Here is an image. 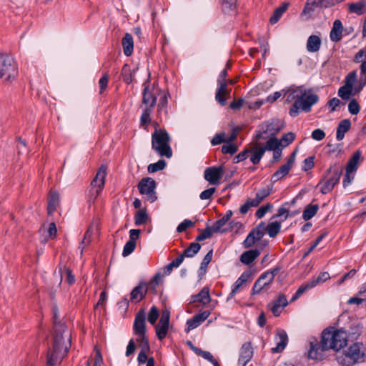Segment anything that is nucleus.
<instances>
[{"label":"nucleus","instance_id":"obj_1","mask_svg":"<svg viewBox=\"0 0 366 366\" xmlns=\"http://www.w3.org/2000/svg\"><path fill=\"white\" fill-rule=\"evenodd\" d=\"M57 312H54V337L52 347L49 349L46 355V364L48 366H55L60 363L66 355L70 347L71 334L66 330V326L56 322Z\"/></svg>","mask_w":366,"mask_h":366},{"label":"nucleus","instance_id":"obj_2","mask_svg":"<svg viewBox=\"0 0 366 366\" xmlns=\"http://www.w3.org/2000/svg\"><path fill=\"white\" fill-rule=\"evenodd\" d=\"M287 101L293 102V106L290 109V114L296 117L299 111L305 112L311 111V107L319 100V97L312 89H308L303 86L291 88L286 93Z\"/></svg>","mask_w":366,"mask_h":366},{"label":"nucleus","instance_id":"obj_3","mask_svg":"<svg viewBox=\"0 0 366 366\" xmlns=\"http://www.w3.org/2000/svg\"><path fill=\"white\" fill-rule=\"evenodd\" d=\"M360 77L357 80V71L350 72L345 78L344 85L338 89L337 94L343 100L360 93L366 85V59L360 62Z\"/></svg>","mask_w":366,"mask_h":366},{"label":"nucleus","instance_id":"obj_4","mask_svg":"<svg viewBox=\"0 0 366 366\" xmlns=\"http://www.w3.org/2000/svg\"><path fill=\"white\" fill-rule=\"evenodd\" d=\"M133 332L136 336V339L135 340L131 339L129 341L125 353L127 357L130 356L134 352L136 349L135 342L139 344L140 349L150 350L149 340L147 336L146 312L144 309L139 310L135 315Z\"/></svg>","mask_w":366,"mask_h":366},{"label":"nucleus","instance_id":"obj_5","mask_svg":"<svg viewBox=\"0 0 366 366\" xmlns=\"http://www.w3.org/2000/svg\"><path fill=\"white\" fill-rule=\"evenodd\" d=\"M321 340L328 350L338 351L347 345V335L342 330L328 327L322 332Z\"/></svg>","mask_w":366,"mask_h":366},{"label":"nucleus","instance_id":"obj_6","mask_svg":"<svg viewBox=\"0 0 366 366\" xmlns=\"http://www.w3.org/2000/svg\"><path fill=\"white\" fill-rule=\"evenodd\" d=\"M170 137L168 133L164 129H155L152 134V148L160 157L170 158L172 156V151L169 145Z\"/></svg>","mask_w":366,"mask_h":366},{"label":"nucleus","instance_id":"obj_7","mask_svg":"<svg viewBox=\"0 0 366 366\" xmlns=\"http://www.w3.org/2000/svg\"><path fill=\"white\" fill-rule=\"evenodd\" d=\"M19 74L18 66L14 59L8 54H0V79L6 84L16 80Z\"/></svg>","mask_w":366,"mask_h":366},{"label":"nucleus","instance_id":"obj_8","mask_svg":"<svg viewBox=\"0 0 366 366\" xmlns=\"http://www.w3.org/2000/svg\"><path fill=\"white\" fill-rule=\"evenodd\" d=\"M341 170L336 165L331 166L324 179L320 182V190L323 194L330 192L335 186L339 182Z\"/></svg>","mask_w":366,"mask_h":366},{"label":"nucleus","instance_id":"obj_9","mask_svg":"<svg viewBox=\"0 0 366 366\" xmlns=\"http://www.w3.org/2000/svg\"><path fill=\"white\" fill-rule=\"evenodd\" d=\"M279 271L280 269L276 267L262 273L254 282L252 290V295H257L263 290H268Z\"/></svg>","mask_w":366,"mask_h":366},{"label":"nucleus","instance_id":"obj_10","mask_svg":"<svg viewBox=\"0 0 366 366\" xmlns=\"http://www.w3.org/2000/svg\"><path fill=\"white\" fill-rule=\"evenodd\" d=\"M106 176L107 168L102 166L91 183V188L89 192V196L91 200H95L101 194L104 187Z\"/></svg>","mask_w":366,"mask_h":366},{"label":"nucleus","instance_id":"obj_11","mask_svg":"<svg viewBox=\"0 0 366 366\" xmlns=\"http://www.w3.org/2000/svg\"><path fill=\"white\" fill-rule=\"evenodd\" d=\"M362 159V153L360 151H356L349 159L346 166V172L343 179V187H346L349 185L355 178V173L359 167Z\"/></svg>","mask_w":366,"mask_h":366},{"label":"nucleus","instance_id":"obj_12","mask_svg":"<svg viewBox=\"0 0 366 366\" xmlns=\"http://www.w3.org/2000/svg\"><path fill=\"white\" fill-rule=\"evenodd\" d=\"M147 291V284L146 282H142L132 290L129 300H128L127 298H124L121 302H119V304L122 306L127 307L129 306V302L132 303L139 302L144 298Z\"/></svg>","mask_w":366,"mask_h":366},{"label":"nucleus","instance_id":"obj_13","mask_svg":"<svg viewBox=\"0 0 366 366\" xmlns=\"http://www.w3.org/2000/svg\"><path fill=\"white\" fill-rule=\"evenodd\" d=\"M330 279V274L327 272H321L317 277L310 280V282L302 285L298 290H297L295 295L292 297L291 301H295L297 298H299L305 292H306L308 290H310L315 287H316L317 285L322 284L327 280Z\"/></svg>","mask_w":366,"mask_h":366},{"label":"nucleus","instance_id":"obj_14","mask_svg":"<svg viewBox=\"0 0 366 366\" xmlns=\"http://www.w3.org/2000/svg\"><path fill=\"white\" fill-rule=\"evenodd\" d=\"M155 187V181L149 177L142 179L138 184L139 192L145 195L147 199L150 202H154L157 199L154 192Z\"/></svg>","mask_w":366,"mask_h":366},{"label":"nucleus","instance_id":"obj_15","mask_svg":"<svg viewBox=\"0 0 366 366\" xmlns=\"http://www.w3.org/2000/svg\"><path fill=\"white\" fill-rule=\"evenodd\" d=\"M310 348L308 351V357L312 360H320L326 356V352L328 348L325 347V344L321 340L318 342L315 338H312L310 342Z\"/></svg>","mask_w":366,"mask_h":366},{"label":"nucleus","instance_id":"obj_16","mask_svg":"<svg viewBox=\"0 0 366 366\" xmlns=\"http://www.w3.org/2000/svg\"><path fill=\"white\" fill-rule=\"evenodd\" d=\"M284 127V123L280 119H272L269 122L263 124L262 125V132L257 134V140L262 138L263 134H267V136L274 137L278 132H280Z\"/></svg>","mask_w":366,"mask_h":366},{"label":"nucleus","instance_id":"obj_17","mask_svg":"<svg viewBox=\"0 0 366 366\" xmlns=\"http://www.w3.org/2000/svg\"><path fill=\"white\" fill-rule=\"evenodd\" d=\"M224 174L223 167H209L204 170V179L212 185H217Z\"/></svg>","mask_w":366,"mask_h":366},{"label":"nucleus","instance_id":"obj_18","mask_svg":"<svg viewBox=\"0 0 366 366\" xmlns=\"http://www.w3.org/2000/svg\"><path fill=\"white\" fill-rule=\"evenodd\" d=\"M346 357L350 359L352 363L362 362L365 357V348L362 343H354L347 350Z\"/></svg>","mask_w":366,"mask_h":366},{"label":"nucleus","instance_id":"obj_19","mask_svg":"<svg viewBox=\"0 0 366 366\" xmlns=\"http://www.w3.org/2000/svg\"><path fill=\"white\" fill-rule=\"evenodd\" d=\"M343 0H308L303 11V15H310L315 9V6L329 7L342 1Z\"/></svg>","mask_w":366,"mask_h":366},{"label":"nucleus","instance_id":"obj_20","mask_svg":"<svg viewBox=\"0 0 366 366\" xmlns=\"http://www.w3.org/2000/svg\"><path fill=\"white\" fill-rule=\"evenodd\" d=\"M295 156H296V152L295 151L287 160V163H285L284 165H282L277 172H275L273 175L272 176V181L275 182H277L282 178H284L290 169H292L295 160Z\"/></svg>","mask_w":366,"mask_h":366},{"label":"nucleus","instance_id":"obj_21","mask_svg":"<svg viewBox=\"0 0 366 366\" xmlns=\"http://www.w3.org/2000/svg\"><path fill=\"white\" fill-rule=\"evenodd\" d=\"M250 278L251 272L244 271L234 283L231 292L229 293L227 297V300L232 299L237 292H240L246 285L247 282L250 280Z\"/></svg>","mask_w":366,"mask_h":366},{"label":"nucleus","instance_id":"obj_22","mask_svg":"<svg viewBox=\"0 0 366 366\" xmlns=\"http://www.w3.org/2000/svg\"><path fill=\"white\" fill-rule=\"evenodd\" d=\"M231 89L227 88V83H217V88L215 94L216 101L222 106L226 104L227 99L230 96Z\"/></svg>","mask_w":366,"mask_h":366},{"label":"nucleus","instance_id":"obj_23","mask_svg":"<svg viewBox=\"0 0 366 366\" xmlns=\"http://www.w3.org/2000/svg\"><path fill=\"white\" fill-rule=\"evenodd\" d=\"M157 102V91L154 88L149 89V86L144 84L142 102L146 108L153 109Z\"/></svg>","mask_w":366,"mask_h":366},{"label":"nucleus","instance_id":"obj_24","mask_svg":"<svg viewBox=\"0 0 366 366\" xmlns=\"http://www.w3.org/2000/svg\"><path fill=\"white\" fill-rule=\"evenodd\" d=\"M210 315V312L208 311H204L199 314L194 315L192 318L187 321V332H189L193 329L197 327L202 322L207 320Z\"/></svg>","mask_w":366,"mask_h":366},{"label":"nucleus","instance_id":"obj_25","mask_svg":"<svg viewBox=\"0 0 366 366\" xmlns=\"http://www.w3.org/2000/svg\"><path fill=\"white\" fill-rule=\"evenodd\" d=\"M250 155V161L254 164H258L262 156L265 152V148H263V146H261L259 143L256 142L249 149Z\"/></svg>","mask_w":366,"mask_h":366},{"label":"nucleus","instance_id":"obj_26","mask_svg":"<svg viewBox=\"0 0 366 366\" xmlns=\"http://www.w3.org/2000/svg\"><path fill=\"white\" fill-rule=\"evenodd\" d=\"M275 340L277 346L272 348L273 352H282L286 347L288 341V337L286 332L283 330L279 329L277 330Z\"/></svg>","mask_w":366,"mask_h":366},{"label":"nucleus","instance_id":"obj_27","mask_svg":"<svg viewBox=\"0 0 366 366\" xmlns=\"http://www.w3.org/2000/svg\"><path fill=\"white\" fill-rule=\"evenodd\" d=\"M252 355L253 351L251 344L249 342L244 343L241 348L239 358V365L246 366L247 362L251 360Z\"/></svg>","mask_w":366,"mask_h":366},{"label":"nucleus","instance_id":"obj_28","mask_svg":"<svg viewBox=\"0 0 366 366\" xmlns=\"http://www.w3.org/2000/svg\"><path fill=\"white\" fill-rule=\"evenodd\" d=\"M288 305L287 300L285 295H280L278 296L277 299L274 300L269 308L273 313V315L276 317L279 316L284 307H285Z\"/></svg>","mask_w":366,"mask_h":366},{"label":"nucleus","instance_id":"obj_29","mask_svg":"<svg viewBox=\"0 0 366 366\" xmlns=\"http://www.w3.org/2000/svg\"><path fill=\"white\" fill-rule=\"evenodd\" d=\"M342 31L343 26L341 21L339 19L335 20L330 33V38L331 41L333 42L340 41L342 36Z\"/></svg>","mask_w":366,"mask_h":366},{"label":"nucleus","instance_id":"obj_30","mask_svg":"<svg viewBox=\"0 0 366 366\" xmlns=\"http://www.w3.org/2000/svg\"><path fill=\"white\" fill-rule=\"evenodd\" d=\"M210 300L209 289L207 287H203L197 295L192 296V302L193 303L199 302L202 305H206Z\"/></svg>","mask_w":366,"mask_h":366},{"label":"nucleus","instance_id":"obj_31","mask_svg":"<svg viewBox=\"0 0 366 366\" xmlns=\"http://www.w3.org/2000/svg\"><path fill=\"white\" fill-rule=\"evenodd\" d=\"M322 44L321 39L317 35H311L308 37L307 41V50L309 52H317Z\"/></svg>","mask_w":366,"mask_h":366},{"label":"nucleus","instance_id":"obj_32","mask_svg":"<svg viewBox=\"0 0 366 366\" xmlns=\"http://www.w3.org/2000/svg\"><path fill=\"white\" fill-rule=\"evenodd\" d=\"M351 127V122L349 119H345L342 120L337 128V134L336 138L338 141H341L344 137L345 134L350 130Z\"/></svg>","mask_w":366,"mask_h":366},{"label":"nucleus","instance_id":"obj_33","mask_svg":"<svg viewBox=\"0 0 366 366\" xmlns=\"http://www.w3.org/2000/svg\"><path fill=\"white\" fill-rule=\"evenodd\" d=\"M348 10L350 13L357 15L363 14L366 11V2L364 0H360L357 2L348 4Z\"/></svg>","mask_w":366,"mask_h":366},{"label":"nucleus","instance_id":"obj_34","mask_svg":"<svg viewBox=\"0 0 366 366\" xmlns=\"http://www.w3.org/2000/svg\"><path fill=\"white\" fill-rule=\"evenodd\" d=\"M122 46L124 54L129 56L133 52L134 42L132 36L127 33L122 39Z\"/></svg>","mask_w":366,"mask_h":366},{"label":"nucleus","instance_id":"obj_35","mask_svg":"<svg viewBox=\"0 0 366 366\" xmlns=\"http://www.w3.org/2000/svg\"><path fill=\"white\" fill-rule=\"evenodd\" d=\"M260 252L258 249H250L243 252L240 256V261L244 264H251L259 255Z\"/></svg>","mask_w":366,"mask_h":366},{"label":"nucleus","instance_id":"obj_36","mask_svg":"<svg viewBox=\"0 0 366 366\" xmlns=\"http://www.w3.org/2000/svg\"><path fill=\"white\" fill-rule=\"evenodd\" d=\"M232 215V211L229 210L227 212L225 215L216 221L212 227V229L214 232H223L222 228L225 226L226 223L229 220Z\"/></svg>","mask_w":366,"mask_h":366},{"label":"nucleus","instance_id":"obj_37","mask_svg":"<svg viewBox=\"0 0 366 366\" xmlns=\"http://www.w3.org/2000/svg\"><path fill=\"white\" fill-rule=\"evenodd\" d=\"M222 11L229 15L236 13L237 0H220Z\"/></svg>","mask_w":366,"mask_h":366},{"label":"nucleus","instance_id":"obj_38","mask_svg":"<svg viewBox=\"0 0 366 366\" xmlns=\"http://www.w3.org/2000/svg\"><path fill=\"white\" fill-rule=\"evenodd\" d=\"M59 203V196L56 192H51L48 200L47 210L49 214H51L56 209Z\"/></svg>","mask_w":366,"mask_h":366},{"label":"nucleus","instance_id":"obj_39","mask_svg":"<svg viewBox=\"0 0 366 366\" xmlns=\"http://www.w3.org/2000/svg\"><path fill=\"white\" fill-rule=\"evenodd\" d=\"M288 6V3H284L282 5L277 8L274 11L273 15L270 17V23L272 24H276L279 21L283 13H285L287 11Z\"/></svg>","mask_w":366,"mask_h":366},{"label":"nucleus","instance_id":"obj_40","mask_svg":"<svg viewBox=\"0 0 366 366\" xmlns=\"http://www.w3.org/2000/svg\"><path fill=\"white\" fill-rule=\"evenodd\" d=\"M319 209L318 204H309L303 211L302 218L304 220L307 221L312 219L317 212Z\"/></svg>","mask_w":366,"mask_h":366},{"label":"nucleus","instance_id":"obj_41","mask_svg":"<svg viewBox=\"0 0 366 366\" xmlns=\"http://www.w3.org/2000/svg\"><path fill=\"white\" fill-rule=\"evenodd\" d=\"M149 220V216L145 209L138 210L134 215V223L137 226L145 224Z\"/></svg>","mask_w":366,"mask_h":366},{"label":"nucleus","instance_id":"obj_42","mask_svg":"<svg viewBox=\"0 0 366 366\" xmlns=\"http://www.w3.org/2000/svg\"><path fill=\"white\" fill-rule=\"evenodd\" d=\"M280 229L281 223L277 221L269 223L267 227L265 226V229L270 237H276Z\"/></svg>","mask_w":366,"mask_h":366},{"label":"nucleus","instance_id":"obj_43","mask_svg":"<svg viewBox=\"0 0 366 366\" xmlns=\"http://www.w3.org/2000/svg\"><path fill=\"white\" fill-rule=\"evenodd\" d=\"M169 325L159 322L155 327V332L159 340H164L168 332Z\"/></svg>","mask_w":366,"mask_h":366},{"label":"nucleus","instance_id":"obj_44","mask_svg":"<svg viewBox=\"0 0 366 366\" xmlns=\"http://www.w3.org/2000/svg\"><path fill=\"white\" fill-rule=\"evenodd\" d=\"M152 109L144 108L140 118V126L144 127V129H147L148 124L151 122V113Z\"/></svg>","mask_w":366,"mask_h":366},{"label":"nucleus","instance_id":"obj_45","mask_svg":"<svg viewBox=\"0 0 366 366\" xmlns=\"http://www.w3.org/2000/svg\"><path fill=\"white\" fill-rule=\"evenodd\" d=\"M201 245L199 243L193 242L184 251L183 254L187 257H192L199 251Z\"/></svg>","mask_w":366,"mask_h":366},{"label":"nucleus","instance_id":"obj_46","mask_svg":"<svg viewBox=\"0 0 366 366\" xmlns=\"http://www.w3.org/2000/svg\"><path fill=\"white\" fill-rule=\"evenodd\" d=\"M265 229V224L261 222L255 229H252L249 233L254 237L257 241L259 240L264 236V230Z\"/></svg>","mask_w":366,"mask_h":366},{"label":"nucleus","instance_id":"obj_47","mask_svg":"<svg viewBox=\"0 0 366 366\" xmlns=\"http://www.w3.org/2000/svg\"><path fill=\"white\" fill-rule=\"evenodd\" d=\"M280 144L281 142L277 138L272 137L267 140L266 145L263 146V148H265V151H274L280 149Z\"/></svg>","mask_w":366,"mask_h":366},{"label":"nucleus","instance_id":"obj_48","mask_svg":"<svg viewBox=\"0 0 366 366\" xmlns=\"http://www.w3.org/2000/svg\"><path fill=\"white\" fill-rule=\"evenodd\" d=\"M166 162L164 159H159L156 163L150 164L147 167V170L150 173H154L164 169L166 167Z\"/></svg>","mask_w":366,"mask_h":366},{"label":"nucleus","instance_id":"obj_49","mask_svg":"<svg viewBox=\"0 0 366 366\" xmlns=\"http://www.w3.org/2000/svg\"><path fill=\"white\" fill-rule=\"evenodd\" d=\"M122 76L123 80L127 84H130L132 81V74L130 66L127 64L124 65L122 69Z\"/></svg>","mask_w":366,"mask_h":366},{"label":"nucleus","instance_id":"obj_50","mask_svg":"<svg viewBox=\"0 0 366 366\" xmlns=\"http://www.w3.org/2000/svg\"><path fill=\"white\" fill-rule=\"evenodd\" d=\"M213 251L210 250L207 252V254L204 256L200 267V272L202 274H204L207 271V268L209 262L212 259Z\"/></svg>","mask_w":366,"mask_h":366},{"label":"nucleus","instance_id":"obj_51","mask_svg":"<svg viewBox=\"0 0 366 366\" xmlns=\"http://www.w3.org/2000/svg\"><path fill=\"white\" fill-rule=\"evenodd\" d=\"M136 247V242L132 240H129L125 245L124 246L122 255L123 257H127L130 254H132Z\"/></svg>","mask_w":366,"mask_h":366},{"label":"nucleus","instance_id":"obj_52","mask_svg":"<svg viewBox=\"0 0 366 366\" xmlns=\"http://www.w3.org/2000/svg\"><path fill=\"white\" fill-rule=\"evenodd\" d=\"M159 310L155 306H153L148 314V321L150 324L154 325L158 317H159Z\"/></svg>","mask_w":366,"mask_h":366},{"label":"nucleus","instance_id":"obj_53","mask_svg":"<svg viewBox=\"0 0 366 366\" xmlns=\"http://www.w3.org/2000/svg\"><path fill=\"white\" fill-rule=\"evenodd\" d=\"M348 111L352 114H357L360 111V106L355 99H352L348 104Z\"/></svg>","mask_w":366,"mask_h":366},{"label":"nucleus","instance_id":"obj_54","mask_svg":"<svg viewBox=\"0 0 366 366\" xmlns=\"http://www.w3.org/2000/svg\"><path fill=\"white\" fill-rule=\"evenodd\" d=\"M238 150V147L234 143H227L222 147L223 154H234Z\"/></svg>","mask_w":366,"mask_h":366},{"label":"nucleus","instance_id":"obj_55","mask_svg":"<svg viewBox=\"0 0 366 366\" xmlns=\"http://www.w3.org/2000/svg\"><path fill=\"white\" fill-rule=\"evenodd\" d=\"M295 139V134L292 132H289L283 135L282 139L280 141L281 142L280 145L282 147H285L291 144Z\"/></svg>","mask_w":366,"mask_h":366},{"label":"nucleus","instance_id":"obj_56","mask_svg":"<svg viewBox=\"0 0 366 366\" xmlns=\"http://www.w3.org/2000/svg\"><path fill=\"white\" fill-rule=\"evenodd\" d=\"M193 351L197 355L202 357L204 359L207 360L209 362L214 360V357L209 352L204 351L198 347H193Z\"/></svg>","mask_w":366,"mask_h":366},{"label":"nucleus","instance_id":"obj_57","mask_svg":"<svg viewBox=\"0 0 366 366\" xmlns=\"http://www.w3.org/2000/svg\"><path fill=\"white\" fill-rule=\"evenodd\" d=\"M272 204L270 203H267V204L262 206L257 210L255 216L259 219L262 218L265 214L272 208Z\"/></svg>","mask_w":366,"mask_h":366},{"label":"nucleus","instance_id":"obj_58","mask_svg":"<svg viewBox=\"0 0 366 366\" xmlns=\"http://www.w3.org/2000/svg\"><path fill=\"white\" fill-rule=\"evenodd\" d=\"M109 74L107 73H105L103 76L99 79V94H103L104 92L106 90L108 82H109Z\"/></svg>","mask_w":366,"mask_h":366},{"label":"nucleus","instance_id":"obj_59","mask_svg":"<svg viewBox=\"0 0 366 366\" xmlns=\"http://www.w3.org/2000/svg\"><path fill=\"white\" fill-rule=\"evenodd\" d=\"M271 189L269 188H263L262 189H259L256 193V198L259 202L261 203L264 199H265L267 197H268L270 194Z\"/></svg>","mask_w":366,"mask_h":366},{"label":"nucleus","instance_id":"obj_60","mask_svg":"<svg viewBox=\"0 0 366 366\" xmlns=\"http://www.w3.org/2000/svg\"><path fill=\"white\" fill-rule=\"evenodd\" d=\"M194 226V222H192L189 219H184L182 222L177 227V231L178 232H182L185 231L187 229L192 227Z\"/></svg>","mask_w":366,"mask_h":366},{"label":"nucleus","instance_id":"obj_61","mask_svg":"<svg viewBox=\"0 0 366 366\" xmlns=\"http://www.w3.org/2000/svg\"><path fill=\"white\" fill-rule=\"evenodd\" d=\"M149 352L150 350L140 349V352L137 357L139 365H142L147 362L148 359L149 358L147 357V353Z\"/></svg>","mask_w":366,"mask_h":366},{"label":"nucleus","instance_id":"obj_62","mask_svg":"<svg viewBox=\"0 0 366 366\" xmlns=\"http://www.w3.org/2000/svg\"><path fill=\"white\" fill-rule=\"evenodd\" d=\"M214 232L211 228H207L204 230L201 231L200 234L196 237L197 241H203L206 239L209 238Z\"/></svg>","mask_w":366,"mask_h":366},{"label":"nucleus","instance_id":"obj_63","mask_svg":"<svg viewBox=\"0 0 366 366\" xmlns=\"http://www.w3.org/2000/svg\"><path fill=\"white\" fill-rule=\"evenodd\" d=\"M91 240H92V232H91L90 229H88L86 232V233L84 234V237L82 239V241L80 244V246H79V249H81V253H82L85 246L88 245L91 242Z\"/></svg>","mask_w":366,"mask_h":366},{"label":"nucleus","instance_id":"obj_64","mask_svg":"<svg viewBox=\"0 0 366 366\" xmlns=\"http://www.w3.org/2000/svg\"><path fill=\"white\" fill-rule=\"evenodd\" d=\"M366 59V47L359 50L355 55L353 61L355 63H360Z\"/></svg>","mask_w":366,"mask_h":366}]
</instances>
